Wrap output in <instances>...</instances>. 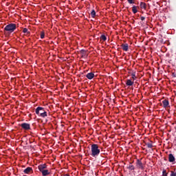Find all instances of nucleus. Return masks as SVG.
I'll return each mask as SVG.
<instances>
[{
    "instance_id": "obj_19",
    "label": "nucleus",
    "mask_w": 176,
    "mask_h": 176,
    "mask_svg": "<svg viewBox=\"0 0 176 176\" xmlns=\"http://www.w3.org/2000/svg\"><path fill=\"white\" fill-rule=\"evenodd\" d=\"M131 78H132V79L133 80H135V79H137V76H135V72H133L132 74H131Z\"/></svg>"
},
{
    "instance_id": "obj_3",
    "label": "nucleus",
    "mask_w": 176,
    "mask_h": 176,
    "mask_svg": "<svg viewBox=\"0 0 176 176\" xmlns=\"http://www.w3.org/2000/svg\"><path fill=\"white\" fill-rule=\"evenodd\" d=\"M16 24L10 23L5 27L4 31L9 32V34H12V32H14V31L16 30Z\"/></svg>"
},
{
    "instance_id": "obj_10",
    "label": "nucleus",
    "mask_w": 176,
    "mask_h": 176,
    "mask_svg": "<svg viewBox=\"0 0 176 176\" xmlns=\"http://www.w3.org/2000/svg\"><path fill=\"white\" fill-rule=\"evenodd\" d=\"M86 78H87V79H89V80H91V79H93V78H94V73H93V72L88 73L86 75Z\"/></svg>"
},
{
    "instance_id": "obj_26",
    "label": "nucleus",
    "mask_w": 176,
    "mask_h": 176,
    "mask_svg": "<svg viewBox=\"0 0 176 176\" xmlns=\"http://www.w3.org/2000/svg\"><path fill=\"white\" fill-rule=\"evenodd\" d=\"M140 20H142V21H144V20H145V16H141Z\"/></svg>"
},
{
    "instance_id": "obj_22",
    "label": "nucleus",
    "mask_w": 176,
    "mask_h": 176,
    "mask_svg": "<svg viewBox=\"0 0 176 176\" xmlns=\"http://www.w3.org/2000/svg\"><path fill=\"white\" fill-rule=\"evenodd\" d=\"M40 35H41V38L43 39L45 38V32H41Z\"/></svg>"
},
{
    "instance_id": "obj_8",
    "label": "nucleus",
    "mask_w": 176,
    "mask_h": 176,
    "mask_svg": "<svg viewBox=\"0 0 176 176\" xmlns=\"http://www.w3.org/2000/svg\"><path fill=\"white\" fill-rule=\"evenodd\" d=\"M24 174H31L32 173V168L28 167L23 170Z\"/></svg>"
},
{
    "instance_id": "obj_5",
    "label": "nucleus",
    "mask_w": 176,
    "mask_h": 176,
    "mask_svg": "<svg viewBox=\"0 0 176 176\" xmlns=\"http://www.w3.org/2000/svg\"><path fill=\"white\" fill-rule=\"evenodd\" d=\"M21 126L23 130H30L31 129V126L28 123H22Z\"/></svg>"
},
{
    "instance_id": "obj_15",
    "label": "nucleus",
    "mask_w": 176,
    "mask_h": 176,
    "mask_svg": "<svg viewBox=\"0 0 176 176\" xmlns=\"http://www.w3.org/2000/svg\"><path fill=\"white\" fill-rule=\"evenodd\" d=\"M162 104H163L164 108H167V107H168L169 103L167 100H164V101H162Z\"/></svg>"
},
{
    "instance_id": "obj_17",
    "label": "nucleus",
    "mask_w": 176,
    "mask_h": 176,
    "mask_svg": "<svg viewBox=\"0 0 176 176\" xmlns=\"http://www.w3.org/2000/svg\"><path fill=\"white\" fill-rule=\"evenodd\" d=\"M23 34H26V35H30V32L28 31V29H27V28H23Z\"/></svg>"
},
{
    "instance_id": "obj_25",
    "label": "nucleus",
    "mask_w": 176,
    "mask_h": 176,
    "mask_svg": "<svg viewBox=\"0 0 176 176\" xmlns=\"http://www.w3.org/2000/svg\"><path fill=\"white\" fill-rule=\"evenodd\" d=\"M170 176H176V173H175L174 171H171Z\"/></svg>"
},
{
    "instance_id": "obj_7",
    "label": "nucleus",
    "mask_w": 176,
    "mask_h": 176,
    "mask_svg": "<svg viewBox=\"0 0 176 176\" xmlns=\"http://www.w3.org/2000/svg\"><path fill=\"white\" fill-rule=\"evenodd\" d=\"M139 9H140L139 6H133V7H132V12H133V14H135L136 13H138Z\"/></svg>"
},
{
    "instance_id": "obj_11",
    "label": "nucleus",
    "mask_w": 176,
    "mask_h": 176,
    "mask_svg": "<svg viewBox=\"0 0 176 176\" xmlns=\"http://www.w3.org/2000/svg\"><path fill=\"white\" fill-rule=\"evenodd\" d=\"M168 162H170V163L175 162V157H174V155L173 154L168 155Z\"/></svg>"
},
{
    "instance_id": "obj_1",
    "label": "nucleus",
    "mask_w": 176,
    "mask_h": 176,
    "mask_svg": "<svg viewBox=\"0 0 176 176\" xmlns=\"http://www.w3.org/2000/svg\"><path fill=\"white\" fill-rule=\"evenodd\" d=\"M100 153V147L98 144H93L91 145V156L93 157H97Z\"/></svg>"
},
{
    "instance_id": "obj_4",
    "label": "nucleus",
    "mask_w": 176,
    "mask_h": 176,
    "mask_svg": "<svg viewBox=\"0 0 176 176\" xmlns=\"http://www.w3.org/2000/svg\"><path fill=\"white\" fill-rule=\"evenodd\" d=\"M136 166L138 168H140L141 170H144V165L142 164V162L140 160H137Z\"/></svg>"
},
{
    "instance_id": "obj_9",
    "label": "nucleus",
    "mask_w": 176,
    "mask_h": 176,
    "mask_svg": "<svg viewBox=\"0 0 176 176\" xmlns=\"http://www.w3.org/2000/svg\"><path fill=\"white\" fill-rule=\"evenodd\" d=\"M140 9H142V10H146V3L144 2H140Z\"/></svg>"
},
{
    "instance_id": "obj_12",
    "label": "nucleus",
    "mask_w": 176,
    "mask_h": 176,
    "mask_svg": "<svg viewBox=\"0 0 176 176\" xmlns=\"http://www.w3.org/2000/svg\"><path fill=\"white\" fill-rule=\"evenodd\" d=\"M121 47L122 48V50H124V52H127V50H129V44H122Z\"/></svg>"
},
{
    "instance_id": "obj_14",
    "label": "nucleus",
    "mask_w": 176,
    "mask_h": 176,
    "mask_svg": "<svg viewBox=\"0 0 176 176\" xmlns=\"http://www.w3.org/2000/svg\"><path fill=\"white\" fill-rule=\"evenodd\" d=\"M126 85V86H133V85H134V81H131V80H127Z\"/></svg>"
},
{
    "instance_id": "obj_27",
    "label": "nucleus",
    "mask_w": 176,
    "mask_h": 176,
    "mask_svg": "<svg viewBox=\"0 0 176 176\" xmlns=\"http://www.w3.org/2000/svg\"><path fill=\"white\" fill-rule=\"evenodd\" d=\"M63 176H71V175H69V174L68 173H66V174H64Z\"/></svg>"
},
{
    "instance_id": "obj_21",
    "label": "nucleus",
    "mask_w": 176,
    "mask_h": 176,
    "mask_svg": "<svg viewBox=\"0 0 176 176\" xmlns=\"http://www.w3.org/2000/svg\"><path fill=\"white\" fill-rule=\"evenodd\" d=\"M127 2L130 5H133V3H135V0H127Z\"/></svg>"
},
{
    "instance_id": "obj_2",
    "label": "nucleus",
    "mask_w": 176,
    "mask_h": 176,
    "mask_svg": "<svg viewBox=\"0 0 176 176\" xmlns=\"http://www.w3.org/2000/svg\"><path fill=\"white\" fill-rule=\"evenodd\" d=\"M36 115L41 116V118H46L47 116V112L45 111V109L43 107H38L35 111Z\"/></svg>"
},
{
    "instance_id": "obj_20",
    "label": "nucleus",
    "mask_w": 176,
    "mask_h": 176,
    "mask_svg": "<svg viewBox=\"0 0 176 176\" xmlns=\"http://www.w3.org/2000/svg\"><path fill=\"white\" fill-rule=\"evenodd\" d=\"M100 39L101 41H103L104 42H105V41H107V36H105V35H102L100 36Z\"/></svg>"
},
{
    "instance_id": "obj_24",
    "label": "nucleus",
    "mask_w": 176,
    "mask_h": 176,
    "mask_svg": "<svg viewBox=\"0 0 176 176\" xmlns=\"http://www.w3.org/2000/svg\"><path fill=\"white\" fill-rule=\"evenodd\" d=\"M162 175H163V176H167V172L166 171V170H164L162 171Z\"/></svg>"
},
{
    "instance_id": "obj_23",
    "label": "nucleus",
    "mask_w": 176,
    "mask_h": 176,
    "mask_svg": "<svg viewBox=\"0 0 176 176\" xmlns=\"http://www.w3.org/2000/svg\"><path fill=\"white\" fill-rule=\"evenodd\" d=\"M128 168H129V170H134V166H133V165H130L129 167H128Z\"/></svg>"
},
{
    "instance_id": "obj_16",
    "label": "nucleus",
    "mask_w": 176,
    "mask_h": 176,
    "mask_svg": "<svg viewBox=\"0 0 176 176\" xmlns=\"http://www.w3.org/2000/svg\"><path fill=\"white\" fill-rule=\"evenodd\" d=\"M146 146H147L148 148H153V144H152V142H148V143H146Z\"/></svg>"
},
{
    "instance_id": "obj_13",
    "label": "nucleus",
    "mask_w": 176,
    "mask_h": 176,
    "mask_svg": "<svg viewBox=\"0 0 176 176\" xmlns=\"http://www.w3.org/2000/svg\"><path fill=\"white\" fill-rule=\"evenodd\" d=\"M41 174L43 176L50 175V171H49V170L45 169L41 172Z\"/></svg>"
},
{
    "instance_id": "obj_18",
    "label": "nucleus",
    "mask_w": 176,
    "mask_h": 176,
    "mask_svg": "<svg viewBox=\"0 0 176 176\" xmlns=\"http://www.w3.org/2000/svg\"><path fill=\"white\" fill-rule=\"evenodd\" d=\"M91 17H93V19H94V17H96V10H92V11L91 12Z\"/></svg>"
},
{
    "instance_id": "obj_6",
    "label": "nucleus",
    "mask_w": 176,
    "mask_h": 176,
    "mask_svg": "<svg viewBox=\"0 0 176 176\" xmlns=\"http://www.w3.org/2000/svg\"><path fill=\"white\" fill-rule=\"evenodd\" d=\"M38 168L40 173H42L43 171H44V170H46V168H47V165H46V164L38 165Z\"/></svg>"
}]
</instances>
